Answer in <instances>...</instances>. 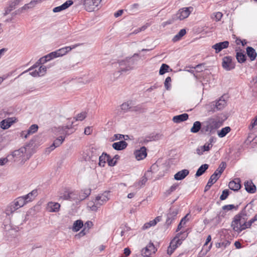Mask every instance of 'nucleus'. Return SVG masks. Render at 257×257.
Listing matches in <instances>:
<instances>
[{
  "instance_id": "nucleus-27",
  "label": "nucleus",
  "mask_w": 257,
  "mask_h": 257,
  "mask_svg": "<svg viewBox=\"0 0 257 257\" xmlns=\"http://www.w3.org/2000/svg\"><path fill=\"white\" fill-rule=\"evenodd\" d=\"M90 153L91 154H89V158L91 161H94L100 154V151L99 149L92 147L90 150Z\"/></svg>"
},
{
  "instance_id": "nucleus-55",
  "label": "nucleus",
  "mask_w": 257,
  "mask_h": 257,
  "mask_svg": "<svg viewBox=\"0 0 257 257\" xmlns=\"http://www.w3.org/2000/svg\"><path fill=\"white\" fill-rule=\"evenodd\" d=\"M148 138L149 139V141H156L157 140H158L159 138V135L158 134H152L150 135L147 136Z\"/></svg>"
},
{
  "instance_id": "nucleus-5",
  "label": "nucleus",
  "mask_w": 257,
  "mask_h": 257,
  "mask_svg": "<svg viewBox=\"0 0 257 257\" xmlns=\"http://www.w3.org/2000/svg\"><path fill=\"white\" fill-rule=\"evenodd\" d=\"M193 10V8L192 7L180 9L177 14L174 16L173 19L174 20H183L189 17L191 12H192Z\"/></svg>"
},
{
  "instance_id": "nucleus-4",
  "label": "nucleus",
  "mask_w": 257,
  "mask_h": 257,
  "mask_svg": "<svg viewBox=\"0 0 257 257\" xmlns=\"http://www.w3.org/2000/svg\"><path fill=\"white\" fill-rule=\"evenodd\" d=\"M69 128V127L68 126H65L62 127V134L64 136H61L57 138L56 139H55L53 143L50 147L48 148H47L48 151L50 152L51 151L54 150L56 148L60 146L64 142L65 140V138L66 136L68 135L67 134V131L66 130Z\"/></svg>"
},
{
  "instance_id": "nucleus-9",
  "label": "nucleus",
  "mask_w": 257,
  "mask_h": 257,
  "mask_svg": "<svg viewBox=\"0 0 257 257\" xmlns=\"http://www.w3.org/2000/svg\"><path fill=\"white\" fill-rule=\"evenodd\" d=\"M157 250V249L154 243L150 241L145 247L142 249L141 252L142 254L144 257H150L152 253H155Z\"/></svg>"
},
{
  "instance_id": "nucleus-42",
  "label": "nucleus",
  "mask_w": 257,
  "mask_h": 257,
  "mask_svg": "<svg viewBox=\"0 0 257 257\" xmlns=\"http://www.w3.org/2000/svg\"><path fill=\"white\" fill-rule=\"evenodd\" d=\"M185 232H180L179 233H178L176 236L173 239H175V242H176V244H178V246L180 245L182 243L181 240L179 238L180 237V235L181 234H184V236L183 237L185 239L186 236H187V233L185 234Z\"/></svg>"
},
{
  "instance_id": "nucleus-11",
  "label": "nucleus",
  "mask_w": 257,
  "mask_h": 257,
  "mask_svg": "<svg viewBox=\"0 0 257 257\" xmlns=\"http://www.w3.org/2000/svg\"><path fill=\"white\" fill-rule=\"evenodd\" d=\"M178 214V211L175 208H171L167 215V219L166 224L167 225H170L173 221H175L176 219V216Z\"/></svg>"
},
{
  "instance_id": "nucleus-28",
  "label": "nucleus",
  "mask_w": 257,
  "mask_h": 257,
  "mask_svg": "<svg viewBox=\"0 0 257 257\" xmlns=\"http://www.w3.org/2000/svg\"><path fill=\"white\" fill-rule=\"evenodd\" d=\"M14 122L13 118L4 119L1 122V126L3 129H7L11 126Z\"/></svg>"
},
{
  "instance_id": "nucleus-45",
  "label": "nucleus",
  "mask_w": 257,
  "mask_h": 257,
  "mask_svg": "<svg viewBox=\"0 0 257 257\" xmlns=\"http://www.w3.org/2000/svg\"><path fill=\"white\" fill-rule=\"evenodd\" d=\"M38 2V0L32 1L29 4L25 5L23 7H22L21 9L22 10H23L31 8L33 7Z\"/></svg>"
},
{
  "instance_id": "nucleus-12",
  "label": "nucleus",
  "mask_w": 257,
  "mask_h": 257,
  "mask_svg": "<svg viewBox=\"0 0 257 257\" xmlns=\"http://www.w3.org/2000/svg\"><path fill=\"white\" fill-rule=\"evenodd\" d=\"M226 104V101L222 97L217 101L213 102L211 109L213 111H216L222 109Z\"/></svg>"
},
{
  "instance_id": "nucleus-30",
  "label": "nucleus",
  "mask_w": 257,
  "mask_h": 257,
  "mask_svg": "<svg viewBox=\"0 0 257 257\" xmlns=\"http://www.w3.org/2000/svg\"><path fill=\"white\" fill-rule=\"evenodd\" d=\"M109 158V155L106 153H102V155L99 157L98 165L101 167H104L106 162H107L108 159Z\"/></svg>"
},
{
  "instance_id": "nucleus-36",
  "label": "nucleus",
  "mask_w": 257,
  "mask_h": 257,
  "mask_svg": "<svg viewBox=\"0 0 257 257\" xmlns=\"http://www.w3.org/2000/svg\"><path fill=\"white\" fill-rule=\"evenodd\" d=\"M186 33V31L185 29H182L173 37L172 41L174 42L179 41Z\"/></svg>"
},
{
  "instance_id": "nucleus-25",
  "label": "nucleus",
  "mask_w": 257,
  "mask_h": 257,
  "mask_svg": "<svg viewBox=\"0 0 257 257\" xmlns=\"http://www.w3.org/2000/svg\"><path fill=\"white\" fill-rule=\"evenodd\" d=\"M246 54L251 61H253L255 59L257 56V53L254 48L248 46L246 49Z\"/></svg>"
},
{
  "instance_id": "nucleus-47",
  "label": "nucleus",
  "mask_w": 257,
  "mask_h": 257,
  "mask_svg": "<svg viewBox=\"0 0 257 257\" xmlns=\"http://www.w3.org/2000/svg\"><path fill=\"white\" fill-rule=\"evenodd\" d=\"M238 206H235L233 204H229V205H225L222 207V209L226 211L231 210L232 209L237 210L238 209Z\"/></svg>"
},
{
  "instance_id": "nucleus-31",
  "label": "nucleus",
  "mask_w": 257,
  "mask_h": 257,
  "mask_svg": "<svg viewBox=\"0 0 257 257\" xmlns=\"http://www.w3.org/2000/svg\"><path fill=\"white\" fill-rule=\"evenodd\" d=\"M38 194L37 190H33L31 192L28 193L27 195L25 196H23V197L24 198L26 203H28L30 201H32L34 199L35 197L37 196Z\"/></svg>"
},
{
  "instance_id": "nucleus-41",
  "label": "nucleus",
  "mask_w": 257,
  "mask_h": 257,
  "mask_svg": "<svg viewBox=\"0 0 257 257\" xmlns=\"http://www.w3.org/2000/svg\"><path fill=\"white\" fill-rule=\"evenodd\" d=\"M15 207V205L12 202L6 208V213L8 215H10L13 213L15 210L18 209Z\"/></svg>"
},
{
  "instance_id": "nucleus-64",
  "label": "nucleus",
  "mask_w": 257,
  "mask_h": 257,
  "mask_svg": "<svg viewBox=\"0 0 257 257\" xmlns=\"http://www.w3.org/2000/svg\"><path fill=\"white\" fill-rule=\"evenodd\" d=\"M92 132L91 127L87 126L84 130V134L86 135H90Z\"/></svg>"
},
{
  "instance_id": "nucleus-61",
  "label": "nucleus",
  "mask_w": 257,
  "mask_h": 257,
  "mask_svg": "<svg viewBox=\"0 0 257 257\" xmlns=\"http://www.w3.org/2000/svg\"><path fill=\"white\" fill-rule=\"evenodd\" d=\"M148 180L146 176H143L141 180L139 182V185L141 186L144 185Z\"/></svg>"
},
{
  "instance_id": "nucleus-1",
  "label": "nucleus",
  "mask_w": 257,
  "mask_h": 257,
  "mask_svg": "<svg viewBox=\"0 0 257 257\" xmlns=\"http://www.w3.org/2000/svg\"><path fill=\"white\" fill-rule=\"evenodd\" d=\"M248 219V216L244 209L242 210L239 213L234 216L231 224L233 230L238 233L246 229L245 224V220Z\"/></svg>"
},
{
  "instance_id": "nucleus-22",
  "label": "nucleus",
  "mask_w": 257,
  "mask_h": 257,
  "mask_svg": "<svg viewBox=\"0 0 257 257\" xmlns=\"http://www.w3.org/2000/svg\"><path fill=\"white\" fill-rule=\"evenodd\" d=\"M216 174H213L210 177L207 185L205 187L204 192L207 191L213 184H214L219 178L217 177Z\"/></svg>"
},
{
  "instance_id": "nucleus-37",
  "label": "nucleus",
  "mask_w": 257,
  "mask_h": 257,
  "mask_svg": "<svg viewBox=\"0 0 257 257\" xmlns=\"http://www.w3.org/2000/svg\"><path fill=\"white\" fill-rule=\"evenodd\" d=\"M236 58L239 63H244L246 60V56L243 52H237L236 54Z\"/></svg>"
},
{
  "instance_id": "nucleus-63",
  "label": "nucleus",
  "mask_w": 257,
  "mask_h": 257,
  "mask_svg": "<svg viewBox=\"0 0 257 257\" xmlns=\"http://www.w3.org/2000/svg\"><path fill=\"white\" fill-rule=\"evenodd\" d=\"M8 156L7 158H3L0 159V165L3 166L6 164L9 161Z\"/></svg>"
},
{
  "instance_id": "nucleus-18",
  "label": "nucleus",
  "mask_w": 257,
  "mask_h": 257,
  "mask_svg": "<svg viewBox=\"0 0 257 257\" xmlns=\"http://www.w3.org/2000/svg\"><path fill=\"white\" fill-rule=\"evenodd\" d=\"M127 143L124 141H120L114 143L112 147V148L117 151H121L126 148Z\"/></svg>"
},
{
  "instance_id": "nucleus-17",
  "label": "nucleus",
  "mask_w": 257,
  "mask_h": 257,
  "mask_svg": "<svg viewBox=\"0 0 257 257\" xmlns=\"http://www.w3.org/2000/svg\"><path fill=\"white\" fill-rule=\"evenodd\" d=\"M38 126L37 124H32L27 131L22 132V136L24 137L25 138H27L29 135L36 133L38 131Z\"/></svg>"
},
{
  "instance_id": "nucleus-24",
  "label": "nucleus",
  "mask_w": 257,
  "mask_h": 257,
  "mask_svg": "<svg viewBox=\"0 0 257 257\" xmlns=\"http://www.w3.org/2000/svg\"><path fill=\"white\" fill-rule=\"evenodd\" d=\"M60 205L57 202H49L47 205V210L51 212H57L59 210Z\"/></svg>"
},
{
  "instance_id": "nucleus-15",
  "label": "nucleus",
  "mask_w": 257,
  "mask_h": 257,
  "mask_svg": "<svg viewBox=\"0 0 257 257\" xmlns=\"http://www.w3.org/2000/svg\"><path fill=\"white\" fill-rule=\"evenodd\" d=\"M240 182L239 178H235L229 183L228 187L230 189L234 191H237L241 188Z\"/></svg>"
},
{
  "instance_id": "nucleus-43",
  "label": "nucleus",
  "mask_w": 257,
  "mask_h": 257,
  "mask_svg": "<svg viewBox=\"0 0 257 257\" xmlns=\"http://www.w3.org/2000/svg\"><path fill=\"white\" fill-rule=\"evenodd\" d=\"M87 116V113L86 112H82L78 114L75 117L73 118V120L75 121H82L84 120Z\"/></svg>"
},
{
  "instance_id": "nucleus-13",
  "label": "nucleus",
  "mask_w": 257,
  "mask_h": 257,
  "mask_svg": "<svg viewBox=\"0 0 257 257\" xmlns=\"http://www.w3.org/2000/svg\"><path fill=\"white\" fill-rule=\"evenodd\" d=\"M229 44L228 41H225L216 43L212 46V48L215 49L216 53H218L223 49L227 48L229 46Z\"/></svg>"
},
{
  "instance_id": "nucleus-21",
  "label": "nucleus",
  "mask_w": 257,
  "mask_h": 257,
  "mask_svg": "<svg viewBox=\"0 0 257 257\" xmlns=\"http://www.w3.org/2000/svg\"><path fill=\"white\" fill-rule=\"evenodd\" d=\"M189 173L187 169H183L178 172L174 175V179L176 180H181L184 179Z\"/></svg>"
},
{
  "instance_id": "nucleus-34",
  "label": "nucleus",
  "mask_w": 257,
  "mask_h": 257,
  "mask_svg": "<svg viewBox=\"0 0 257 257\" xmlns=\"http://www.w3.org/2000/svg\"><path fill=\"white\" fill-rule=\"evenodd\" d=\"M209 165L207 164L202 165L197 170L195 175V177H198L202 175L208 169Z\"/></svg>"
},
{
  "instance_id": "nucleus-58",
  "label": "nucleus",
  "mask_w": 257,
  "mask_h": 257,
  "mask_svg": "<svg viewBox=\"0 0 257 257\" xmlns=\"http://www.w3.org/2000/svg\"><path fill=\"white\" fill-rule=\"evenodd\" d=\"M214 15L215 20L216 22L220 21L223 16L222 13L219 12L214 13Z\"/></svg>"
},
{
  "instance_id": "nucleus-8",
  "label": "nucleus",
  "mask_w": 257,
  "mask_h": 257,
  "mask_svg": "<svg viewBox=\"0 0 257 257\" xmlns=\"http://www.w3.org/2000/svg\"><path fill=\"white\" fill-rule=\"evenodd\" d=\"M222 66L226 71H230L235 68V64L231 56H225L222 58Z\"/></svg>"
},
{
  "instance_id": "nucleus-40",
  "label": "nucleus",
  "mask_w": 257,
  "mask_h": 257,
  "mask_svg": "<svg viewBox=\"0 0 257 257\" xmlns=\"http://www.w3.org/2000/svg\"><path fill=\"white\" fill-rule=\"evenodd\" d=\"M75 194L73 192H66L61 196V198L64 200H75Z\"/></svg>"
},
{
  "instance_id": "nucleus-38",
  "label": "nucleus",
  "mask_w": 257,
  "mask_h": 257,
  "mask_svg": "<svg viewBox=\"0 0 257 257\" xmlns=\"http://www.w3.org/2000/svg\"><path fill=\"white\" fill-rule=\"evenodd\" d=\"M87 207L93 211H97L98 209L99 208L97 201L92 200L89 201L87 204Z\"/></svg>"
},
{
  "instance_id": "nucleus-56",
  "label": "nucleus",
  "mask_w": 257,
  "mask_h": 257,
  "mask_svg": "<svg viewBox=\"0 0 257 257\" xmlns=\"http://www.w3.org/2000/svg\"><path fill=\"white\" fill-rule=\"evenodd\" d=\"M178 187V184L175 183L172 185L170 188L167 190L168 194H170L172 192H174Z\"/></svg>"
},
{
  "instance_id": "nucleus-20",
  "label": "nucleus",
  "mask_w": 257,
  "mask_h": 257,
  "mask_svg": "<svg viewBox=\"0 0 257 257\" xmlns=\"http://www.w3.org/2000/svg\"><path fill=\"white\" fill-rule=\"evenodd\" d=\"M189 115L187 113H183L180 115H175L173 117L172 120L174 122L179 123L187 120L188 119Z\"/></svg>"
},
{
  "instance_id": "nucleus-3",
  "label": "nucleus",
  "mask_w": 257,
  "mask_h": 257,
  "mask_svg": "<svg viewBox=\"0 0 257 257\" xmlns=\"http://www.w3.org/2000/svg\"><path fill=\"white\" fill-rule=\"evenodd\" d=\"M221 123L215 118H209L202 122V129L201 133L211 135L215 132V131L219 128Z\"/></svg>"
},
{
  "instance_id": "nucleus-54",
  "label": "nucleus",
  "mask_w": 257,
  "mask_h": 257,
  "mask_svg": "<svg viewBox=\"0 0 257 257\" xmlns=\"http://www.w3.org/2000/svg\"><path fill=\"white\" fill-rule=\"evenodd\" d=\"M40 63H39L38 61L35 64H34L33 66H32L31 67H30L28 69H27V70L24 71L23 72H22L20 75H23V74L28 72V71H32L34 69H35V68H36L37 67H38L39 65H40Z\"/></svg>"
},
{
  "instance_id": "nucleus-62",
  "label": "nucleus",
  "mask_w": 257,
  "mask_h": 257,
  "mask_svg": "<svg viewBox=\"0 0 257 257\" xmlns=\"http://www.w3.org/2000/svg\"><path fill=\"white\" fill-rule=\"evenodd\" d=\"M201 150H202L203 152H204L205 151H208L210 148L212 147L209 146V145H208L207 143L205 144L204 146H201Z\"/></svg>"
},
{
  "instance_id": "nucleus-19",
  "label": "nucleus",
  "mask_w": 257,
  "mask_h": 257,
  "mask_svg": "<svg viewBox=\"0 0 257 257\" xmlns=\"http://www.w3.org/2000/svg\"><path fill=\"white\" fill-rule=\"evenodd\" d=\"M245 190L249 193H254L256 190V186L252 181H247L244 183Z\"/></svg>"
},
{
  "instance_id": "nucleus-32",
  "label": "nucleus",
  "mask_w": 257,
  "mask_h": 257,
  "mask_svg": "<svg viewBox=\"0 0 257 257\" xmlns=\"http://www.w3.org/2000/svg\"><path fill=\"white\" fill-rule=\"evenodd\" d=\"M13 203L15 205V207L16 208H19L21 207H23L25 204L27 203L23 196L19 197L17 198Z\"/></svg>"
},
{
  "instance_id": "nucleus-49",
  "label": "nucleus",
  "mask_w": 257,
  "mask_h": 257,
  "mask_svg": "<svg viewBox=\"0 0 257 257\" xmlns=\"http://www.w3.org/2000/svg\"><path fill=\"white\" fill-rule=\"evenodd\" d=\"M230 243V242L228 240H225L222 242H218L216 244V247H224L225 248L228 246Z\"/></svg>"
},
{
  "instance_id": "nucleus-33",
  "label": "nucleus",
  "mask_w": 257,
  "mask_h": 257,
  "mask_svg": "<svg viewBox=\"0 0 257 257\" xmlns=\"http://www.w3.org/2000/svg\"><path fill=\"white\" fill-rule=\"evenodd\" d=\"M226 164L225 162H222L218 168L216 169V170L214 172L213 174H216L217 177L219 178L222 173L223 172L224 170L226 168Z\"/></svg>"
},
{
  "instance_id": "nucleus-23",
  "label": "nucleus",
  "mask_w": 257,
  "mask_h": 257,
  "mask_svg": "<svg viewBox=\"0 0 257 257\" xmlns=\"http://www.w3.org/2000/svg\"><path fill=\"white\" fill-rule=\"evenodd\" d=\"M79 45H73L72 47L71 46H67L65 47H63L62 48H60L58 50H57L58 55L60 57L63 56L66 54L68 52L70 51L72 49L75 48L77 46H79Z\"/></svg>"
},
{
  "instance_id": "nucleus-14",
  "label": "nucleus",
  "mask_w": 257,
  "mask_h": 257,
  "mask_svg": "<svg viewBox=\"0 0 257 257\" xmlns=\"http://www.w3.org/2000/svg\"><path fill=\"white\" fill-rule=\"evenodd\" d=\"M147 149L145 147H142L140 150H136L134 152L136 158L138 160H141L145 159L147 155Z\"/></svg>"
},
{
  "instance_id": "nucleus-6",
  "label": "nucleus",
  "mask_w": 257,
  "mask_h": 257,
  "mask_svg": "<svg viewBox=\"0 0 257 257\" xmlns=\"http://www.w3.org/2000/svg\"><path fill=\"white\" fill-rule=\"evenodd\" d=\"M80 4L83 5L87 11L92 12L99 6L100 2L99 0H81Z\"/></svg>"
},
{
  "instance_id": "nucleus-44",
  "label": "nucleus",
  "mask_w": 257,
  "mask_h": 257,
  "mask_svg": "<svg viewBox=\"0 0 257 257\" xmlns=\"http://www.w3.org/2000/svg\"><path fill=\"white\" fill-rule=\"evenodd\" d=\"M169 68V66L166 64H162L159 70L160 75H163L168 72Z\"/></svg>"
},
{
  "instance_id": "nucleus-10",
  "label": "nucleus",
  "mask_w": 257,
  "mask_h": 257,
  "mask_svg": "<svg viewBox=\"0 0 257 257\" xmlns=\"http://www.w3.org/2000/svg\"><path fill=\"white\" fill-rule=\"evenodd\" d=\"M109 191H105L103 193L98 194L96 196L95 201H97L99 207L109 200Z\"/></svg>"
},
{
  "instance_id": "nucleus-7",
  "label": "nucleus",
  "mask_w": 257,
  "mask_h": 257,
  "mask_svg": "<svg viewBox=\"0 0 257 257\" xmlns=\"http://www.w3.org/2000/svg\"><path fill=\"white\" fill-rule=\"evenodd\" d=\"M26 147H22L19 150L14 151L12 154L9 155L8 157H12L14 159V161H19L20 160L23 161L25 159V154L26 153Z\"/></svg>"
},
{
  "instance_id": "nucleus-35",
  "label": "nucleus",
  "mask_w": 257,
  "mask_h": 257,
  "mask_svg": "<svg viewBox=\"0 0 257 257\" xmlns=\"http://www.w3.org/2000/svg\"><path fill=\"white\" fill-rule=\"evenodd\" d=\"M83 226V222L81 220H77L74 221L72 230L74 231L77 232Z\"/></svg>"
},
{
  "instance_id": "nucleus-39",
  "label": "nucleus",
  "mask_w": 257,
  "mask_h": 257,
  "mask_svg": "<svg viewBox=\"0 0 257 257\" xmlns=\"http://www.w3.org/2000/svg\"><path fill=\"white\" fill-rule=\"evenodd\" d=\"M230 130L231 128L229 126H225L218 132V136L220 138L224 137L228 133L230 132Z\"/></svg>"
},
{
  "instance_id": "nucleus-50",
  "label": "nucleus",
  "mask_w": 257,
  "mask_h": 257,
  "mask_svg": "<svg viewBox=\"0 0 257 257\" xmlns=\"http://www.w3.org/2000/svg\"><path fill=\"white\" fill-rule=\"evenodd\" d=\"M188 215H186L182 218L179 224L178 225L177 228L176 230V232L179 231L182 228V224H185L186 221V218Z\"/></svg>"
},
{
  "instance_id": "nucleus-16",
  "label": "nucleus",
  "mask_w": 257,
  "mask_h": 257,
  "mask_svg": "<svg viewBox=\"0 0 257 257\" xmlns=\"http://www.w3.org/2000/svg\"><path fill=\"white\" fill-rule=\"evenodd\" d=\"M73 4V2L72 0H68L65 2L64 4L61 5L60 6L55 7L53 9V12L54 13H58L61 12L62 11H63L64 10L67 9L70 6L72 5Z\"/></svg>"
},
{
  "instance_id": "nucleus-60",
  "label": "nucleus",
  "mask_w": 257,
  "mask_h": 257,
  "mask_svg": "<svg viewBox=\"0 0 257 257\" xmlns=\"http://www.w3.org/2000/svg\"><path fill=\"white\" fill-rule=\"evenodd\" d=\"M121 109L122 110H125V111H127L128 110V109H130L131 108V107L130 106V105L128 104V102H124L123 103L121 106Z\"/></svg>"
},
{
  "instance_id": "nucleus-29",
  "label": "nucleus",
  "mask_w": 257,
  "mask_h": 257,
  "mask_svg": "<svg viewBox=\"0 0 257 257\" xmlns=\"http://www.w3.org/2000/svg\"><path fill=\"white\" fill-rule=\"evenodd\" d=\"M91 192V189L90 188H86L82 190L79 193L78 199L80 200H83L88 197Z\"/></svg>"
},
{
  "instance_id": "nucleus-46",
  "label": "nucleus",
  "mask_w": 257,
  "mask_h": 257,
  "mask_svg": "<svg viewBox=\"0 0 257 257\" xmlns=\"http://www.w3.org/2000/svg\"><path fill=\"white\" fill-rule=\"evenodd\" d=\"M230 192L228 189H225L223 190L221 195L220 196V200H225L229 195Z\"/></svg>"
},
{
  "instance_id": "nucleus-57",
  "label": "nucleus",
  "mask_w": 257,
  "mask_h": 257,
  "mask_svg": "<svg viewBox=\"0 0 257 257\" xmlns=\"http://www.w3.org/2000/svg\"><path fill=\"white\" fill-rule=\"evenodd\" d=\"M107 163L109 166H114L116 164V161L114 160V158H111L109 156V158L108 159Z\"/></svg>"
},
{
  "instance_id": "nucleus-53",
  "label": "nucleus",
  "mask_w": 257,
  "mask_h": 257,
  "mask_svg": "<svg viewBox=\"0 0 257 257\" xmlns=\"http://www.w3.org/2000/svg\"><path fill=\"white\" fill-rule=\"evenodd\" d=\"M47 55H48L49 58H50V60L52 59H53L55 58L60 57L59 55H58L57 50L52 52H51Z\"/></svg>"
},
{
  "instance_id": "nucleus-26",
  "label": "nucleus",
  "mask_w": 257,
  "mask_h": 257,
  "mask_svg": "<svg viewBox=\"0 0 257 257\" xmlns=\"http://www.w3.org/2000/svg\"><path fill=\"white\" fill-rule=\"evenodd\" d=\"M202 129V122L199 121H195L192 127L190 129V132L193 133H197L199 131L201 132Z\"/></svg>"
},
{
  "instance_id": "nucleus-48",
  "label": "nucleus",
  "mask_w": 257,
  "mask_h": 257,
  "mask_svg": "<svg viewBox=\"0 0 257 257\" xmlns=\"http://www.w3.org/2000/svg\"><path fill=\"white\" fill-rule=\"evenodd\" d=\"M171 78L170 77L168 76L167 77L164 82V86L167 90H170V88L171 87Z\"/></svg>"
},
{
  "instance_id": "nucleus-52",
  "label": "nucleus",
  "mask_w": 257,
  "mask_h": 257,
  "mask_svg": "<svg viewBox=\"0 0 257 257\" xmlns=\"http://www.w3.org/2000/svg\"><path fill=\"white\" fill-rule=\"evenodd\" d=\"M39 63L40 64H43L45 63L46 62L50 61V58H49L48 55H45L44 57H41L38 60Z\"/></svg>"
},
{
  "instance_id": "nucleus-2",
  "label": "nucleus",
  "mask_w": 257,
  "mask_h": 257,
  "mask_svg": "<svg viewBox=\"0 0 257 257\" xmlns=\"http://www.w3.org/2000/svg\"><path fill=\"white\" fill-rule=\"evenodd\" d=\"M139 59V54L135 53L131 57H126L125 59L119 61L118 63L119 73L126 72L133 69L134 66L137 64Z\"/></svg>"
},
{
  "instance_id": "nucleus-59",
  "label": "nucleus",
  "mask_w": 257,
  "mask_h": 257,
  "mask_svg": "<svg viewBox=\"0 0 257 257\" xmlns=\"http://www.w3.org/2000/svg\"><path fill=\"white\" fill-rule=\"evenodd\" d=\"M83 225L84 228H86V231H88L89 229L93 226V223L91 221H87Z\"/></svg>"
},
{
  "instance_id": "nucleus-51",
  "label": "nucleus",
  "mask_w": 257,
  "mask_h": 257,
  "mask_svg": "<svg viewBox=\"0 0 257 257\" xmlns=\"http://www.w3.org/2000/svg\"><path fill=\"white\" fill-rule=\"evenodd\" d=\"M47 67L45 66H41L38 69V72L40 76H42L45 75L47 71Z\"/></svg>"
}]
</instances>
